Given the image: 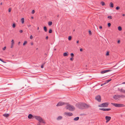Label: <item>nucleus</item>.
I'll return each mask as SVG.
<instances>
[{
  "label": "nucleus",
  "instance_id": "obj_1",
  "mask_svg": "<svg viewBox=\"0 0 125 125\" xmlns=\"http://www.w3.org/2000/svg\"><path fill=\"white\" fill-rule=\"evenodd\" d=\"M76 105L78 108L81 109L88 108L89 106V105L83 103H80L77 104Z\"/></svg>",
  "mask_w": 125,
  "mask_h": 125
},
{
  "label": "nucleus",
  "instance_id": "obj_2",
  "mask_svg": "<svg viewBox=\"0 0 125 125\" xmlns=\"http://www.w3.org/2000/svg\"><path fill=\"white\" fill-rule=\"evenodd\" d=\"M66 108V109H68L70 111H73L75 109V108L73 106L70 104L67 105Z\"/></svg>",
  "mask_w": 125,
  "mask_h": 125
},
{
  "label": "nucleus",
  "instance_id": "obj_3",
  "mask_svg": "<svg viewBox=\"0 0 125 125\" xmlns=\"http://www.w3.org/2000/svg\"><path fill=\"white\" fill-rule=\"evenodd\" d=\"M124 96L123 95H115L113 96V99L116 101H118L120 100V98Z\"/></svg>",
  "mask_w": 125,
  "mask_h": 125
},
{
  "label": "nucleus",
  "instance_id": "obj_4",
  "mask_svg": "<svg viewBox=\"0 0 125 125\" xmlns=\"http://www.w3.org/2000/svg\"><path fill=\"white\" fill-rule=\"evenodd\" d=\"M109 103L108 102L103 103L102 104L99 105L98 106L99 107H107L109 105Z\"/></svg>",
  "mask_w": 125,
  "mask_h": 125
},
{
  "label": "nucleus",
  "instance_id": "obj_5",
  "mask_svg": "<svg viewBox=\"0 0 125 125\" xmlns=\"http://www.w3.org/2000/svg\"><path fill=\"white\" fill-rule=\"evenodd\" d=\"M111 104L116 107H121L124 106L123 104H116L112 103Z\"/></svg>",
  "mask_w": 125,
  "mask_h": 125
},
{
  "label": "nucleus",
  "instance_id": "obj_6",
  "mask_svg": "<svg viewBox=\"0 0 125 125\" xmlns=\"http://www.w3.org/2000/svg\"><path fill=\"white\" fill-rule=\"evenodd\" d=\"M35 118L39 122H42L43 123H45V122L42 119V118L40 116H35Z\"/></svg>",
  "mask_w": 125,
  "mask_h": 125
},
{
  "label": "nucleus",
  "instance_id": "obj_7",
  "mask_svg": "<svg viewBox=\"0 0 125 125\" xmlns=\"http://www.w3.org/2000/svg\"><path fill=\"white\" fill-rule=\"evenodd\" d=\"M35 118L39 122H42L43 123H45V122L42 119V118L40 116H35Z\"/></svg>",
  "mask_w": 125,
  "mask_h": 125
},
{
  "label": "nucleus",
  "instance_id": "obj_8",
  "mask_svg": "<svg viewBox=\"0 0 125 125\" xmlns=\"http://www.w3.org/2000/svg\"><path fill=\"white\" fill-rule=\"evenodd\" d=\"M95 99L98 102H101V96L100 95H98L95 97Z\"/></svg>",
  "mask_w": 125,
  "mask_h": 125
},
{
  "label": "nucleus",
  "instance_id": "obj_9",
  "mask_svg": "<svg viewBox=\"0 0 125 125\" xmlns=\"http://www.w3.org/2000/svg\"><path fill=\"white\" fill-rule=\"evenodd\" d=\"M66 103H64L62 102H60L58 103L56 105V106H60L62 105L65 104Z\"/></svg>",
  "mask_w": 125,
  "mask_h": 125
},
{
  "label": "nucleus",
  "instance_id": "obj_10",
  "mask_svg": "<svg viewBox=\"0 0 125 125\" xmlns=\"http://www.w3.org/2000/svg\"><path fill=\"white\" fill-rule=\"evenodd\" d=\"M111 71V70H104L101 72V74H103L105 73H106L108 72H110Z\"/></svg>",
  "mask_w": 125,
  "mask_h": 125
},
{
  "label": "nucleus",
  "instance_id": "obj_11",
  "mask_svg": "<svg viewBox=\"0 0 125 125\" xmlns=\"http://www.w3.org/2000/svg\"><path fill=\"white\" fill-rule=\"evenodd\" d=\"M64 114L66 116H71L73 115V114L71 112H65Z\"/></svg>",
  "mask_w": 125,
  "mask_h": 125
},
{
  "label": "nucleus",
  "instance_id": "obj_12",
  "mask_svg": "<svg viewBox=\"0 0 125 125\" xmlns=\"http://www.w3.org/2000/svg\"><path fill=\"white\" fill-rule=\"evenodd\" d=\"M105 118L106 120V123H107L110 120L111 118L110 116H106L105 117Z\"/></svg>",
  "mask_w": 125,
  "mask_h": 125
},
{
  "label": "nucleus",
  "instance_id": "obj_13",
  "mask_svg": "<svg viewBox=\"0 0 125 125\" xmlns=\"http://www.w3.org/2000/svg\"><path fill=\"white\" fill-rule=\"evenodd\" d=\"M99 110H103L104 111H108L109 110H111V108H100L99 109Z\"/></svg>",
  "mask_w": 125,
  "mask_h": 125
},
{
  "label": "nucleus",
  "instance_id": "obj_14",
  "mask_svg": "<svg viewBox=\"0 0 125 125\" xmlns=\"http://www.w3.org/2000/svg\"><path fill=\"white\" fill-rule=\"evenodd\" d=\"M118 91H120L121 92L124 93L125 92V90H123L122 88L120 89L119 88L118 89Z\"/></svg>",
  "mask_w": 125,
  "mask_h": 125
},
{
  "label": "nucleus",
  "instance_id": "obj_15",
  "mask_svg": "<svg viewBox=\"0 0 125 125\" xmlns=\"http://www.w3.org/2000/svg\"><path fill=\"white\" fill-rule=\"evenodd\" d=\"M9 114H5L3 115V116L7 118L9 116Z\"/></svg>",
  "mask_w": 125,
  "mask_h": 125
},
{
  "label": "nucleus",
  "instance_id": "obj_16",
  "mask_svg": "<svg viewBox=\"0 0 125 125\" xmlns=\"http://www.w3.org/2000/svg\"><path fill=\"white\" fill-rule=\"evenodd\" d=\"M62 116H60L57 118V119L58 120H60L62 119Z\"/></svg>",
  "mask_w": 125,
  "mask_h": 125
},
{
  "label": "nucleus",
  "instance_id": "obj_17",
  "mask_svg": "<svg viewBox=\"0 0 125 125\" xmlns=\"http://www.w3.org/2000/svg\"><path fill=\"white\" fill-rule=\"evenodd\" d=\"M33 115L31 114H29L28 116V117L29 119H30L32 117Z\"/></svg>",
  "mask_w": 125,
  "mask_h": 125
},
{
  "label": "nucleus",
  "instance_id": "obj_18",
  "mask_svg": "<svg viewBox=\"0 0 125 125\" xmlns=\"http://www.w3.org/2000/svg\"><path fill=\"white\" fill-rule=\"evenodd\" d=\"M110 7L113 8L114 7V4L112 2H111L110 4Z\"/></svg>",
  "mask_w": 125,
  "mask_h": 125
},
{
  "label": "nucleus",
  "instance_id": "obj_19",
  "mask_svg": "<svg viewBox=\"0 0 125 125\" xmlns=\"http://www.w3.org/2000/svg\"><path fill=\"white\" fill-rule=\"evenodd\" d=\"M79 119V117H76L74 119V121H77Z\"/></svg>",
  "mask_w": 125,
  "mask_h": 125
},
{
  "label": "nucleus",
  "instance_id": "obj_20",
  "mask_svg": "<svg viewBox=\"0 0 125 125\" xmlns=\"http://www.w3.org/2000/svg\"><path fill=\"white\" fill-rule=\"evenodd\" d=\"M21 21L22 23H23L24 22V18H22L21 19Z\"/></svg>",
  "mask_w": 125,
  "mask_h": 125
},
{
  "label": "nucleus",
  "instance_id": "obj_21",
  "mask_svg": "<svg viewBox=\"0 0 125 125\" xmlns=\"http://www.w3.org/2000/svg\"><path fill=\"white\" fill-rule=\"evenodd\" d=\"M48 24L49 25L51 26L52 24V21H49L48 22Z\"/></svg>",
  "mask_w": 125,
  "mask_h": 125
},
{
  "label": "nucleus",
  "instance_id": "obj_22",
  "mask_svg": "<svg viewBox=\"0 0 125 125\" xmlns=\"http://www.w3.org/2000/svg\"><path fill=\"white\" fill-rule=\"evenodd\" d=\"M44 30L45 32H47V27L46 26H44L43 27Z\"/></svg>",
  "mask_w": 125,
  "mask_h": 125
},
{
  "label": "nucleus",
  "instance_id": "obj_23",
  "mask_svg": "<svg viewBox=\"0 0 125 125\" xmlns=\"http://www.w3.org/2000/svg\"><path fill=\"white\" fill-rule=\"evenodd\" d=\"M118 30L119 31H121L122 30V28L120 26H119L118 27Z\"/></svg>",
  "mask_w": 125,
  "mask_h": 125
},
{
  "label": "nucleus",
  "instance_id": "obj_24",
  "mask_svg": "<svg viewBox=\"0 0 125 125\" xmlns=\"http://www.w3.org/2000/svg\"><path fill=\"white\" fill-rule=\"evenodd\" d=\"M63 55L65 56H67L68 55V54L67 52H64L63 53Z\"/></svg>",
  "mask_w": 125,
  "mask_h": 125
},
{
  "label": "nucleus",
  "instance_id": "obj_25",
  "mask_svg": "<svg viewBox=\"0 0 125 125\" xmlns=\"http://www.w3.org/2000/svg\"><path fill=\"white\" fill-rule=\"evenodd\" d=\"M101 4H102V5L103 6L105 5L104 2L103 1H102L101 2Z\"/></svg>",
  "mask_w": 125,
  "mask_h": 125
},
{
  "label": "nucleus",
  "instance_id": "obj_26",
  "mask_svg": "<svg viewBox=\"0 0 125 125\" xmlns=\"http://www.w3.org/2000/svg\"><path fill=\"white\" fill-rule=\"evenodd\" d=\"M27 43V42L26 41H24V43H23V45H25Z\"/></svg>",
  "mask_w": 125,
  "mask_h": 125
},
{
  "label": "nucleus",
  "instance_id": "obj_27",
  "mask_svg": "<svg viewBox=\"0 0 125 125\" xmlns=\"http://www.w3.org/2000/svg\"><path fill=\"white\" fill-rule=\"evenodd\" d=\"M108 18H109L110 19H111L112 18V17L111 16H108Z\"/></svg>",
  "mask_w": 125,
  "mask_h": 125
},
{
  "label": "nucleus",
  "instance_id": "obj_28",
  "mask_svg": "<svg viewBox=\"0 0 125 125\" xmlns=\"http://www.w3.org/2000/svg\"><path fill=\"white\" fill-rule=\"evenodd\" d=\"M52 31L51 29H50L49 31V33H51L52 32Z\"/></svg>",
  "mask_w": 125,
  "mask_h": 125
},
{
  "label": "nucleus",
  "instance_id": "obj_29",
  "mask_svg": "<svg viewBox=\"0 0 125 125\" xmlns=\"http://www.w3.org/2000/svg\"><path fill=\"white\" fill-rule=\"evenodd\" d=\"M72 37L71 36H69L68 39L69 40H71Z\"/></svg>",
  "mask_w": 125,
  "mask_h": 125
},
{
  "label": "nucleus",
  "instance_id": "obj_30",
  "mask_svg": "<svg viewBox=\"0 0 125 125\" xmlns=\"http://www.w3.org/2000/svg\"><path fill=\"white\" fill-rule=\"evenodd\" d=\"M112 80V79H110V80H106V83H108L110 81H111Z\"/></svg>",
  "mask_w": 125,
  "mask_h": 125
},
{
  "label": "nucleus",
  "instance_id": "obj_31",
  "mask_svg": "<svg viewBox=\"0 0 125 125\" xmlns=\"http://www.w3.org/2000/svg\"><path fill=\"white\" fill-rule=\"evenodd\" d=\"M71 57H72V58H73L74 56V54L73 53H72L71 54Z\"/></svg>",
  "mask_w": 125,
  "mask_h": 125
},
{
  "label": "nucleus",
  "instance_id": "obj_32",
  "mask_svg": "<svg viewBox=\"0 0 125 125\" xmlns=\"http://www.w3.org/2000/svg\"><path fill=\"white\" fill-rule=\"evenodd\" d=\"M109 55V52H108V51L107 52H106V56H108V55Z\"/></svg>",
  "mask_w": 125,
  "mask_h": 125
},
{
  "label": "nucleus",
  "instance_id": "obj_33",
  "mask_svg": "<svg viewBox=\"0 0 125 125\" xmlns=\"http://www.w3.org/2000/svg\"><path fill=\"white\" fill-rule=\"evenodd\" d=\"M16 26V25L15 23H14L12 25V27L13 28H14Z\"/></svg>",
  "mask_w": 125,
  "mask_h": 125
},
{
  "label": "nucleus",
  "instance_id": "obj_34",
  "mask_svg": "<svg viewBox=\"0 0 125 125\" xmlns=\"http://www.w3.org/2000/svg\"><path fill=\"white\" fill-rule=\"evenodd\" d=\"M111 25V23H108V26L109 27H110V26Z\"/></svg>",
  "mask_w": 125,
  "mask_h": 125
},
{
  "label": "nucleus",
  "instance_id": "obj_35",
  "mask_svg": "<svg viewBox=\"0 0 125 125\" xmlns=\"http://www.w3.org/2000/svg\"><path fill=\"white\" fill-rule=\"evenodd\" d=\"M120 9V7L119 6H117L116 8V10H118Z\"/></svg>",
  "mask_w": 125,
  "mask_h": 125
},
{
  "label": "nucleus",
  "instance_id": "obj_36",
  "mask_svg": "<svg viewBox=\"0 0 125 125\" xmlns=\"http://www.w3.org/2000/svg\"><path fill=\"white\" fill-rule=\"evenodd\" d=\"M44 63L43 64H42L41 65V68H43V66L44 65Z\"/></svg>",
  "mask_w": 125,
  "mask_h": 125
},
{
  "label": "nucleus",
  "instance_id": "obj_37",
  "mask_svg": "<svg viewBox=\"0 0 125 125\" xmlns=\"http://www.w3.org/2000/svg\"><path fill=\"white\" fill-rule=\"evenodd\" d=\"M89 32L90 35H91L92 34V32L91 31H89Z\"/></svg>",
  "mask_w": 125,
  "mask_h": 125
},
{
  "label": "nucleus",
  "instance_id": "obj_38",
  "mask_svg": "<svg viewBox=\"0 0 125 125\" xmlns=\"http://www.w3.org/2000/svg\"><path fill=\"white\" fill-rule=\"evenodd\" d=\"M35 13V10H33L32 11V13L33 14Z\"/></svg>",
  "mask_w": 125,
  "mask_h": 125
},
{
  "label": "nucleus",
  "instance_id": "obj_39",
  "mask_svg": "<svg viewBox=\"0 0 125 125\" xmlns=\"http://www.w3.org/2000/svg\"><path fill=\"white\" fill-rule=\"evenodd\" d=\"M0 61H1L4 63L6 62H4L2 59H0Z\"/></svg>",
  "mask_w": 125,
  "mask_h": 125
},
{
  "label": "nucleus",
  "instance_id": "obj_40",
  "mask_svg": "<svg viewBox=\"0 0 125 125\" xmlns=\"http://www.w3.org/2000/svg\"><path fill=\"white\" fill-rule=\"evenodd\" d=\"M6 48V47H4L3 49L2 50H3L4 51L5 50Z\"/></svg>",
  "mask_w": 125,
  "mask_h": 125
},
{
  "label": "nucleus",
  "instance_id": "obj_41",
  "mask_svg": "<svg viewBox=\"0 0 125 125\" xmlns=\"http://www.w3.org/2000/svg\"><path fill=\"white\" fill-rule=\"evenodd\" d=\"M30 38L31 39H32L33 38V36L32 35H31L30 37Z\"/></svg>",
  "mask_w": 125,
  "mask_h": 125
},
{
  "label": "nucleus",
  "instance_id": "obj_42",
  "mask_svg": "<svg viewBox=\"0 0 125 125\" xmlns=\"http://www.w3.org/2000/svg\"><path fill=\"white\" fill-rule=\"evenodd\" d=\"M70 60L71 61H73V58H72H72H70Z\"/></svg>",
  "mask_w": 125,
  "mask_h": 125
},
{
  "label": "nucleus",
  "instance_id": "obj_43",
  "mask_svg": "<svg viewBox=\"0 0 125 125\" xmlns=\"http://www.w3.org/2000/svg\"><path fill=\"white\" fill-rule=\"evenodd\" d=\"M9 12H10L11 11V9L10 8H9L8 9Z\"/></svg>",
  "mask_w": 125,
  "mask_h": 125
},
{
  "label": "nucleus",
  "instance_id": "obj_44",
  "mask_svg": "<svg viewBox=\"0 0 125 125\" xmlns=\"http://www.w3.org/2000/svg\"><path fill=\"white\" fill-rule=\"evenodd\" d=\"M11 42L12 43V44L14 42V41L13 40H12L11 41Z\"/></svg>",
  "mask_w": 125,
  "mask_h": 125
},
{
  "label": "nucleus",
  "instance_id": "obj_45",
  "mask_svg": "<svg viewBox=\"0 0 125 125\" xmlns=\"http://www.w3.org/2000/svg\"><path fill=\"white\" fill-rule=\"evenodd\" d=\"M19 32H20V33H21L22 32H23V31H22V30H20L19 31Z\"/></svg>",
  "mask_w": 125,
  "mask_h": 125
},
{
  "label": "nucleus",
  "instance_id": "obj_46",
  "mask_svg": "<svg viewBox=\"0 0 125 125\" xmlns=\"http://www.w3.org/2000/svg\"><path fill=\"white\" fill-rule=\"evenodd\" d=\"M99 28L100 29H101L102 28V26H99Z\"/></svg>",
  "mask_w": 125,
  "mask_h": 125
},
{
  "label": "nucleus",
  "instance_id": "obj_47",
  "mask_svg": "<svg viewBox=\"0 0 125 125\" xmlns=\"http://www.w3.org/2000/svg\"><path fill=\"white\" fill-rule=\"evenodd\" d=\"M48 38V36H47L46 37V40H47Z\"/></svg>",
  "mask_w": 125,
  "mask_h": 125
},
{
  "label": "nucleus",
  "instance_id": "obj_48",
  "mask_svg": "<svg viewBox=\"0 0 125 125\" xmlns=\"http://www.w3.org/2000/svg\"><path fill=\"white\" fill-rule=\"evenodd\" d=\"M80 51L82 52V51H83V49H82V48H81L80 49Z\"/></svg>",
  "mask_w": 125,
  "mask_h": 125
},
{
  "label": "nucleus",
  "instance_id": "obj_49",
  "mask_svg": "<svg viewBox=\"0 0 125 125\" xmlns=\"http://www.w3.org/2000/svg\"><path fill=\"white\" fill-rule=\"evenodd\" d=\"M120 42V41L119 40H118L117 41V42L118 43H119Z\"/></svg>",
  "mask_w": 125,
  "mask_h": 125
},
{
  "label": "nucleus",
  "instance_id": "obj_50",
  "mask_svg": "<svg viewBox=\"0 0 125 125\" xmlns=\"http://www.w3.org/2000/svg\"><path fill=\"white\" fill-rule=\"evenodd\" d=\"M106 83H104V84H102L101 85V86H102L103 85H104V84H105Z\"/></svg>",
  "mask_w": 125,
  "mask_h": 125
},
{
  "label": "nucleus",
  "instance_id": "obj_51",
  "mask_svg": "<svg viewBox=\"0 0 125 125\" xmlns=\"http://www.w3.org/2000/svg\"><path fill=\"white\" fill-rule=\"evenodd\" d=\"M13 44H11V48H12V47H13Z\"/></svg>",
  "mask_w": 125,
  "mask_h": 125
},
{
  "label": "nucleus",
  "instance_id": "obj_52",
  "mask_svg": "<svg viewBox=\"0 0 125 125\" xmlns=\"http://www.w3.org/2000/svg\"><path fill=\"white\" fill-rule=\"evenodd\" d=\"M122 84H125V82L122 83Z\"/></svg>",
  "mask_w": 125,
  "mask_h": 125
},
{
  "label": "nucleus",
  "instance_id": "obj_53",
  "mask_svg": "<svg viewBox=\"0 0 125 125\" xmlns=\"http://www.w3.org/2000/svg\"><path fill=\"white\" fill-rule=\"evenodd\" d=\"M79 41L78 40V41H77V42H76V43H79Z\"/></svg>",
  "mask_w": 125,
  "mask_h": 125
},
{
  "label": "nucleus",
  "instance_id": "obj_54",
  "mask_svg": "<svg viewBox=\"0 0 125 125\" xmlns=\"http://www.w3.org/2000/svg\"><path fill=\"white\" fill-rule=\"evenodd\" d=\"M20 43V42H18V45H19Z\"/></svg>",
  "mask_w": 125,
  "mask_h": 125
},
{
  "label": "nucleus",
  "instance_id": "obj_55",
  "mask_svg": "<svg viewBox=\"0 0 125 125\" xmlns=\"http://www.w3.org/2000/svg\"><path fill=\"white\" fill-rule=\"evenodd\" d=\"M125 15V14H123V15H122V16H124Z\"/></svg>",
  "mask_w": 125,
  "mask_h": 125
},
{
  "label": "nucleus",
  "instance_id": "obj_56",
  "mask_svg": "<svg viewBox=\"0 0 125 125\" xmlns=\"http://www.w3.org/2000/svg\"><path fill=\"white\" fill-rule=\"evenodd\" d=\"M33 42H32V43H31V45H33Z\"/></svg>",
  "mask_w": 125,
  "mask_h": 125
},
{
  "label": "nucleus",
  "instance_id": "obj_57",
  "mask_svg": "<svg viewBox=\"0 0 125 125\" xmlns=\"http://www.w3.org/2000/svg\"><path fill=\"white\" fill-rule=\"evenodd\" d=\"M37 30H39V27H38V28H37Z\"/></svg>",
  "mask_w": 125,
  "mask_h": 125
},
{
  "label": "nucleus",
  "instance_id": "obj_58",
  "mask_svg": "<svg viewBox=\"0 0 125 125\" xmlns=\"http://www.w3.org/2000/svg\"><path fill=\"white\" fill-rule=\"evenodd\" d=\"M31 19H33V17H31Z\"/></svg>",
  "mask_w": 125,
  "mask_h": 125
},
{
  "label": "nucleus",
  "instance_id": "obj_59",
  "mask_svg": "<svg viewBox=\"0 0 125 125\" xmlns=\"http://www.w3.org/2000/svg\"><path fill=\"white\" fill-rule=\"evenodd\" d=\"M38 125H41L40 124H38Z\"/></svg>",
  "mask_w": 125,
  "mask_h": 125
},
{
  "label": "nucleus",
  "instance_id": "obj_60",
  "mask_svg": "<svg viewBox=\"0 0 125 125\" xmlns=\"http://www.w3.org/2000/svg\"><path fill=\"white\" fill-rule=\"evenodd\" d=\"M38 48H37L36 49V50H38Z\"/></svg>",
  "mask_w": 125,
  "mask_h": 125
},
{
  "label": "nucleus",
  "instance_id": "obj_61",
  "mask_svg": "<svg viewBox=\"0 0 125 125\" xmlns=\"http://www.w3.org/2000/svg\"><path fill=\"white\" fill-rule=\"evenodd\" d=\"M56 50V49H54V50Z\"/></svg>",
  "mask_w": 125,
  "mask_h": 125
},
{
  "label": "nucleus",
  "instance_id": "obj_62",
  "mask_svg": "<svg viewBox=\"0 0 125 125\" xmlns=\"http://www.w3.org/2000/svg\"><path fill=\"white\" fill-rule=\"evenodd\" d=\"M2 4V3H0V4H1V5Z\"/></svg>",
  "mask_w": 125,
  "mask_h": 125
},
{
  "label": "nucleus",
  "instance_id": "obj_63",
  "mask_svg": "<svg viewBox=\"0 0 125 125\" xmlns=\"http://www.w3.org/2000/svg\"><path fill=\"white\" fill-rule=\"evenodd\" d=\"M59 15H58L57 17H58Z\"/></svg>",
  "mask_w": 125,
  "mask_h": 125
},
{
  "label": "nucleus",
  "instance_id": "obj_64",
  "mask_svg": "<svg viewBox=\"0 0 125 125\" xmlns=\"http://www.w3.org/2000/svg\"><path fill=\"white\" fill-rule=\"evenodd\" d=\"M1 58H0V60Z\"/></svg>",
  "mask_w": 125,
  "mask_h": 125
}]
</instances>
